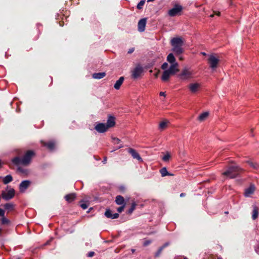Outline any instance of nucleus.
I'll list each match as a JSON object with an SVG mask.
<instances>
[{
    "label": "nucleus",
    "instance_id": "1",
    "mask_svg": "<svg viewBox=\"0 0 259 259\" xmlns=\"http://www.w3.org/2000/svg\"><path fill=\"white\" fill-rule=\"evenodd\" d=\"M243 171V169L236 164H231L227 166L226 170L222 173V175L227 178L234 179L238 177Z\"/></svg>",
    "mask_w": 259,
    "mask_h": 259
},
{
    "label": "nucleus",
    "instance_id": "2",
    "mask_svg": "<svg viewBox=\"0 0 259 259\" xmlns=\"http://www.w3.org/2000/svg\"><path fill=\"white\" fill-rule=\"evenodd\" d=\"M35 156V153L33 150L26 151L22 157V165H28L31 162L32 158Z\"/></svg>",
    "mask_w": 259,
    "mask_h": 259
},
{
    "label": "nucleus",
    "instance_id": "3",
    "mask_svg": "<svg viewBox=\"0 0 259 259\" xmlns=\"http://www.w3.org/2000/svg\"><path fill=\"white\" fill-rule=\"evenodd\" d=\"M182 10L183 7L182 6L179 4H176L174 8L168 11V14L169 16L174 17L180 15Z\"/></svg>",
    "mask_w": 259,
    "mask_h": 259
},
{
    "label": "nucleus",
    "instance_id": "4",
    "mask_svg": "<svg viewBox=\"0 0 259 259\" xmlns=\"http://www.w3.org/2000/svg\"><path fill=\"white\" fill-rule=\"evenodd\" d=\"M192 72L187 68L182 70L181 73L178 75L179 78L182 80H187L192 77Z\"/></svg>",
    "mask_w": 259,
    "mask_h": 259
},
{
    "label": "nucleus",
    "instance_id": "5",
    "mask_svg": "<svg viewBox=\"0 0 259 259\" xmlns=\"http://www.w3.org/2000/svg\"><path fill=\"white\" fill-rule=\"evenodd\" d=\"M208 62L209 64L210 67L213 69H215L218 66L219 63V60L217 58L214 56L211 55L209 56L208 59Z\"/></svg>",
    "mask_w": 259,
    "mask_h": 259
},
{
    "label": "nucleus",
    "instance_id": "6",
    "mask_svg": "<svg viewBox=\"0 0 259 259\" xmlns=\"http://www.w3.org/2000/svg\"><path fill=\"white\" fill-rule=\"evenodd\" d=\"M143 71V68L140 65H137L132 71V77L134 79L138 78Z\"/></svg>",
    "mask_w": 259,
    "mask_h": 259
},
{
    "label": "nucleus",
    "instance_id": "7",
    "mask_svg": "<svg viewBox=\"0 0 259 259\" xmlns=\"http://www.w3.org/2000/svg\"><path fill=\"white\" fill-rule=\"evenodd\" d=\"M95 130L99 133H104L108 130L105 123L97 122Z\"/></svg>",
    "mask_w": 259,
    "mask_h": 259
},
{
    "label": "nucleus",
    "instance_id": "8",
    "mask_svg": "<svg viewBox=\"0 0 259 259\" xmlns=\"http://www.w3.org/2000/svg\"><path fill=\"white\" fill-rule=\"evenodd\" d=\"M15 194V191L14 189L9 190L7 193L3 192L2 197L6 200H9L12 199Z\"/></svg>",
    "mask_w": 259,
    "mask_h": 259
},
{
    "label": "nucleus",
    "instance_id": "9",
    "mask_svg": "<svg viewBox=\"0 0 259 259\" xmlns=\"http://www.w3.org/2000/svg\"><path fill=\"white\" fill-rule=\"evenodd\" d=\"M127 152L132 155L133 158L137 159L139 161H142V158L136 150L132 148L127 149Z\"/></svg>",
    "mask_w": 259,
    "mask_h": 259
},
{
    "label": "nucleus",
    "instance_id": "10",
    "mask_svg": "<svg viewBox=\"0 0 259 259\" xmlns=\"http://www.w3.org/2000/svg\"><path fill=\"white\" fill-rule=\"evenodd\" d=\"M171 45L172 47L183 46L184 42L181 37H174L170 41Z\"/></svg>",
    "mask_w": 259,
    "mask_h": 259
},
{
    "label": "nucleus",
    "instance_id": "11",
    "mask_svg": "<svg viewBox=\"0 0 259 259\" xmlns=\"http://www.w3.org/2000/svg\"><path fill=\"white\" fill-rule=\"evenodd\" d=\"M147 18H144L140 19L138 23V30L139 32H143L145 30Z\"/></svg>",
    "mask_w": 259,
    "mask_h": 259
},
{
    "label": "nucleus",
    "instance_id": "12",
    "mask_svg": "<svg viewBox=\"0 0 259 259\" xmlns=\"http://www.w3.org/2000/svg\"><path fill=\"white\" fill-rule=\"evenodd\" d=\"M31 182L29 180H24L19 185V190L21 192H24L30 185Z\"/></svg>",
    "mask_w": 259,
    "mask_h": 259
},
{
    "label": "nucleus",
    "instance_id": "13",
    "mask_svg": "<svg viewBox=\"0 0 259 259\" xmlns=\"http://www.w3.org/2000/svg\"><path fill=\"white\" fill-rule=\"evenodd\" d=\"M41 143L44 147H46L48 149L53 150L55 148V142L54 141H50L48 142L41 141Z\"/></svg>",
    "mask_w": 259,
    "mask_h": 259
},
{
    "label": "nucleus",
    "instance_id": "14",
    "mask_svg": "<svg viewBox=\"0 0 259 259\" xmlns=\"http://www.w3.org/2000/svg\"><path fill=\"white\" fill-rule=\"evenodd\" d=\"M105 215L107 218L115 219H117L119 217V214L118 213H115L113 214L112 210H111L110 209H107L105 212Z\"/></svg>",
    "mask_w": 259,
    "mask_h": 259
},
{
    "label": "nucleus",
    "instance_id": "15",
    "mask_svg": "<svg viewBox=\"0 0 259 259\" xmlns=\"http://www.w3.org/2000/svg\"><path fill=\"white\" fill-rule=\"evenodd\" d=\"M200 87L201 85L199 83H190L189 85V89H190L191 93H196L199 91Z\"/></svg>",
    "mask_w": 259,
    "mask_h": 259
},
{
    "label": "nucleus",
    "instance_id": "16",
    "mask_svg": "<svg viewBox=\"0 0 259 259\" xmlns=\"http://www.w3.org/2000/svg\"><path fill=\"white\" fill-rule=\"evenodd\" d=\"M179 64L178 63H175L171 64L170 67L167 70L170 72L172 75L179 71L178 69Z\"/></svg>",
    "mask_w": 259,
    "mask_h": 259
},
{
    "label": "nucleus",
    "instance_id": "17",
    "mask_svg": "<svg viewBox=\"0 0 259 259\" xmlns=\"http://www.w3.org/2000/svg\"><path fill=\"white\" fill-rule=\"evenodd\" d=\"M105 124L108 129L113 127L115 125V118L113 116L109 115L107 123Z\"/></svg>",
    "mask_w": 259,
    "mask_h": 259
},
{
    "label": "nucleus",
    "instance_id": "18",
    "mask_svg": "<svg viewBox=\"0 0 259 259\" xmlns=\"http://www.w3.org/2000/svg\"><path fill=\"white\" fill-rule=\"evenodd\" d=\"M76 195L75 193H72L68 194L64 196V199L67 202L71 203L73 201L75 200L76 198Z\"/></svg>",
    "mask_w": 259,
    "mask_h": 259
},
{
    "label": "nucleus",
    "instance_id": "19",
    "mask_svg": "<svg viewBox=\"0 0 259 259\" xmlns=\"http://www.w3.org/2000/svg\"><path fill=\"white\" fill-rule=\"evenodd\" d=\"M171 75H172L170 72L167 70H164L163 72L161 79L163 81L166 82L168 81Z\"/></svg>",
    "mask_w": 259,
    "mask_h": 259
},
{
    "label": "nucleus",
    "instance_id": "20",
    "mask_svg": "<svg viewBox=\"0 0 259 259\" xmlns=\"http://www.w3.org/2000/svg\"><path fill=\"white\" fill-rule=\"evenodd\" d=\"M169 245V242H166L162 246L160 247L157 252L155 253L154 256L155 257H158L160 256V254L161 253L162 250L164 248H165L166 247L168 246Z\"/></svg>",
    "mask_w": 259,
    "mask_h": 259
},
{
    "label": "nucleus",
    "instance_id": "21",
    "mask_svg": "<svg viewBox=\"0 0 259 259\" xmlns=\"http://www.w3.org/2000/svg\"><path fill=\"white\" fill-rule=\"evenodd\" d=\"M172 51L177 55H180L184 52L182 46L172 47Z\"/></svg>",
    "mask_w": 259,
    "mask_h": 259
},
{
    "label": "nucleus",
    "instance_id": "22",
    "mask_svg": "<svg viewBox=\"0 0 259 259\" xmlns=\"http://www.w3.org/2000/svg\"><path fill=\"white\" fill-rule=\"evenodd\" d=\"M259 213V209L256 205L253 206V210L252 212V219L255 220L258 218Z\"/></svg>",
    "mask_w": 259,
    "mask_h": 259
},
{
    "label": "nucleus",
    "instance_id": "23",
    "mask_svg": "<svg viewBox=\"0 0 259 259\" xmlns=\"http://www.w3.org/2000/svg\"><path fill=\"white\" fill-rule=\"evenodd\" d=\"M255 190V188L253 185H250L249 187L245 189L244 195L245 196L248 197L250 194L253 193Z\"/></svg>",
    "mask_w": 259,
    "mask_h": 259
},
{
    "label": "nucleus",
    "instance_id": "24",
    "mask_svg": "<svg viewBox=\"0 0 259 259\" xmlns=\"http://www.w3.org/2000/svg\"><path fill=\"white\" fill-rule=\"evenodd\" d=\"M115 202L117 205H125L124 199L121 195H117L115 198Z\"/></svg>",
    "mask_w": 259,
    "mask_h": 259
},
{
    "label": "nucleus",
    "instance_id": "25",
    "mask_svg": "<svg viewBox=\"0 0 259 259\" xmlns=\"http://www.w3.org/2000/svg\"><path fill=\"white\" fill-rule=\"evenodd\" d=\"M124 78L123 76H121L118 80H117L114 85V87L116 90H119L121 85V84L123 83V82L124 81Z\"/></svg>",
    "mask_w": 259,
    "mask_h": 259
},
{
    "label": "nucleus",
    "instance_id": "26",
    "mask_svg": "<svg viewBox=\"0 0 259 259\" xmlns=\"http://www.w3.org/2000/svg\"><path fill=\"white\" fill-rule=\"evenodd\" d=\"M12 162L16 165L22 164V157L21 158L18 156H16L12 159Z\"/></svg>",
    "mask_w": 259,
    "mask_h": 259
},
{
    "label": "nucleus",
    "instance_id": "27",
    "mask_svg": "<svg viewBox=\"0 0 259 259\" xmlns=\"http://www.w3.org/2000/svg\"><path fill=\"white\" fill-rule=\"evenodd\" d=\"M106 75L105 72H99V73H95L93 74V77L95 79H101L105 77Z\"/></svg>",
    "mask_w": 259,
    "mask_h": 259
},
{
    "label": "nucleus",
    "instance_id": "28",
    "mask_svg": "<svg viewBox=\"0 0 259 259\" xmlns=\"http://www.w3.org/2000/svg\"><path fill=\"white\" fill-rule=\"evenodd\" d=\"M166 60L171 64H174L175 63H177L176 61L175 57L172 53H170L168 55Z\"/></svg>",
    "mask_w": 259,
    "mask_h": 259
},
{
    "label": "nucleus",
    "instance_id": "29",
    "mask_svg": "<svg viewBox=\"0 0 259 259\" xmlns=\"http://www.w3.org/2000/svg\"><path fill=\"white\" fill-rule=\"evenodd\" d=\"M246 162L252 168L257 169L259 167V165L255 162L251 160H247Z\"/></svg>",
    "mask_w": 259,
    "mask_h": 259
},
{
    "label": "nucleus",
    "instance_id": "30",
    "mask_svg": "<svg viewBox=\"0 0 259 259\" xmlns=\"http://www.w3.org/2000/svg\"><path fill=\"white\" fill-rule=\"evenodd\" d=\"M160 173L162 177H165L166 176H173V174L169 173L166 167H163L160 170Z\"/></svg>",
    "mask_w": 259,
    "mask_h": 259
},
{
    "label": "nucleus",
    "instance_id": "31",
    "mask_svg": "<svg viewBox=\"0 0 259 259\" xmlns=\"http://www.w3.org/2000/svg\"><path fill=\"white\" fill-rule=\"evenodd\" d=\"M209 113L207 112H205L201 114L198 117V119L200 121H203L206 119V118L208 116Z\"/></svg>",
    "mask_w": 259,
    "mask_h": 259
},
{
    "label": "nucleus",
    "instance_id": "32",
    "mask_svg": "<svg viewBox=\"0 0 259 259\" xmlns=\"http://www.w3.org/2000/svg\"><path fill=\"white\" fill-rule=\"evenodd\" d=\"M13 177L11 175H9L6 176L3 179V183L4 184H8L9 183L13 181Z\"/></svg>",
    "mask_w": 259,
    "mask_h": 259
},
{
    "label": "nucleus",
    "instance_id": "33",
    "mask_svg": "<svg viewBox=\"0 0 259 259\" xmlns=\"http://www.w3.org/2000/svg\"><path fill=\"white\" fill-rule=\"evenodd\" d=\"M137 206V203L135 202H133L132 203L130 209L127 211V213L128 214H131L134 210L135 209L136 207Z\"/></svg>",
    "mask_w": 259,
    "mask_h": 259
},
{
    "label": "nucleus",
    "instance_id": "34",
    "mask_svg": "<svg viewBox=\"0 0 259 259\" xmlns=\"http://www.w3.org/2000/svg\"><path fill=\"white\" fill-rule=\"evenodd\" d=\"M168 123V121L167 120H164V121H162V122H161L159 125V129H160L161 130H163L164 128H165L167 126Z\"/></svg>",
    "mask_w": 259,
    "mask_h": 259
},
{
    "label": "nucleus",
    "instance_id": "35",
    "mask_svg": "<svg viewBox=\"0 0 259 259\" xmlns=\"http://www.w3.org/2000/svg\"><path fill=\"white\" fill-rule=\"evenodd\" d=\"M2 218L1 219V223L3 225H8L10 223V221L5 217V215L4 217H2Z\"/></svg>",
    "mask_w": 259,
    "mask_h": 259
},
{
    "label": "nucleus",
    "instance_id": "36",
    "mask_svg": "<svg viewBox=\"0 0 259 259\" xmlns=\"http://www.w3.org/2000/svg\"><path fill=\"white\" fill-rule=\"evenodd\" d=\"M4 207L6 209L12 210L14 208V205L12 203H6Z\"/></svg>",
    "mask_w": 259,
    "mask_h": 259
},
{
    "label": "nucleus",
    "instance_id": "37",
    "mask_svg": "<svg viewBox=\"0 0 259 259\" xmlns=\"http://www.w3.org/2000/svg\"><path fill=\"white\" fill-rule=\"evenodd\" d=\"M170 157V154H169V153H167L163 157H162V160L163 161H168Z\"/></svg>",
    "mask_w": 259,
    "mask_h": 259
},
{
    "label": "nucleus",
    "instance_id": "38",
    "mask_svg": "<svg viewBox=\"0 0 259 259\" xmlns=\"http://www.w3.org/2000/svg\"><path fill=\"white\" fill-rule=\"evenodd\" d=\"M144 4H145L144 1H142V0L137 5V9L139 10L142 9Z\"/></svg>",
    "mask_w": 259,
    "mask_h": 259
},
{
    "label": "nucleus",
    "instance_id": "39",
    "mask_svg": "<svg viewBox=\"0 0 259 259\" xmlns=\"http://www.w3.org/2000/svg\"><path fill=\"white\" fill-rule=\"evenodd\" d=\"M125 205L123 204V205H121V206L117 208V211L119 213H121L122 211H123V210L125 208Z\"/></svg>",
    "mask_w": 259,
    "mask_h": 259
},
{
    "label": "nucleus",
    "instance_id": "40",
    "mask_svg": "<svg viewBox=\"0 0 259 259\" xmlns=\"http://www.w3.org/2000/svg\"><path fill=\"white\" fill-rule=\"evenodd\" d=\"M112 140L114 144H119L121 142L120 140L117 138H113Z\"/></svg>",
    "mask_w": 259,
    "mask_h": 259
},
{
    "label": "nucleus",
    "instance_id": "41",
    "mask_svg": "<svg viewBox=\"0 0 259 259\" xmlns=\"http://www.w3.org/2000/svg\"><path fill=\"white\" fill-rule=\"evenodd\" d=\"M80 206L83 209H85L88 207V204L87 203H81Z\"/></svg>",
    "mask_w": 259,
    "mask_h": 259
},
{
    "label": "nucleus",
    "instance_id": "42",
    "mask_svg": "<svg viewBox=\"0 0 259 259\" xmlns=\"http://www.w3.org/2000/svg\"><path fill=\"white\" fill-rule=\"evenodd\" d=\"M167 67L168 64L166 62H165L161 65V68L163 70H165L167 68Z\"/></svg>",
    "mask_w": 259,
    "mask_h": 259
},
{
    "label": "nucleus",
    "instance_id": "43",
    "mask_svg": "<svg viewBox=\"0 0 259 259\" xmlns=\"http://www.w3.org/2000/svg\"><path fill=\"white\" fill-rule=\"evenodd\" d=\"M152 242V241L151 240H146L144 241V243H143V245L144 246H148V245H149Z\"/></svg>",
    "mask_w": 259,
    "mask_h": 259
},
{
    "label": "nucleus",
    "instance_id": "44",
    "mask_svg": "<svg viewBox=\"0 0 259 259\" xmlns=\"http://www.w3.org/2000/svg\"><path fill=\"white\" fill-rule=\"evenodd\" d=\"M95 253L94 251H90L88 253V256L91 257L94 256Z\"/></svg>",
    "mask_w": 259,
    "mask_h": 259
},
{
    "label": "nucleus",
    "instance_id": "45",
    "mask_svg": "<svg viewBox=\"0 0 259 259\" xmlns=\"http://www.w3.org/2000/svg\"><path fill=\"white\" fill-rule=\"evenodd\" d=\"M18 169V170L19 171H20V172H22V173H25V171H26V170H25V169H24L22 168V167H19L18 168V169Z\"/></svg>",
    "mask_w": 259,
    "mask_h": 259
},
{
    "label": "nucleus",
    "instance_id": "46",
    "mask_svg": "<svg viewBox=\"0 0 259 259\" xmlns=\"http://www.w3.org/2000/svg\"><path fill=\"white\" fill-rule=\"evenodd\" d=\"M5 210L0 208V217H4L5 215Z\"/></svg>",
    "mask_w": 259,
    "mask_h": 259
},
{
    "label": "nucleus",
    "instance_id": "47",
    "mask_svg": "<svg viewBox=\"0 0 259 259\" xmlns=\"http://www.w3.org/2000/svg\"><path fill=\"white\" fill-rule=\"evenodd\" d=\"M214 14L211 15L210 16V17H213V16H214V14H215V15H218V16H220V14H221V13H220V12H214Z\"/></svg>",
    "mask_w": 259,
    "mask_h": 259
},
{
    "label": "nucleus",
    "instance_id": "48",
    "mask_svg": "<svg viewBox=\"0 0 259 259\" xmlns=\"http://www.w3.org/2000/svg\"><path fill=\"white\" fill-rule=\"evenodd\" d=\"M134 50H135L134 48H131L128 50L127 53H128V54H131L134 51Z\"/></svg>",
    "mask_w": 259,
    "mask_h": 259
},
{
    "label": "nucleus",
    "instance_id": "49",
    "mask_svg": "<svg viewBox=\"0 0 259 259\" xmlns=\"http://www.w3.org/2000/svg\"><path fill=\"white\" fill-rule=\"evenodd\" d=\"M159 95L160 96H164L165 97V93L164 92H161L160 93H159Z\"/></svg>",
    "mask_w": 259,
    "mask_h": 259
},
{
    "label": "nucleus",
    "instance_id": "50",
    "mask_svg": "<svg viewBox=\"0 0 259 259\" xmlns=\"http://www.w3.org/2000/svg\"><path fill=\"white\" fill-rule=\"evenodd\" d=\"M119 189L121 191H124V190H125V188L123 186H121L120 188H119Z\"/></svg>",
    "mask_w": 259,
    "mask_h": 259
},
{
    "label": "nucleus",
    "instance_id": "51",
    "mask_svg": "<svg viewBox=\"0 0 259 259\" xmlns=\"http://www.w3.org/2000/svg\"><path fill=\"white\" fill-rule=\"evenodd\" d=\"M186 196V194L184 193H182L181 194H180V197H184Z\"/></svg>",
    "mask_w": 259,
    "mask_h": 259
},
{
    "label": "nucleus",
    "instance_id": "52",
    "mask_svg": "<svg viewBox=\"0 0 259 259\" xmlns=\"http://www.w3.org/2000/svg\"><path fill=\"white\" fill-rule=\"evenodd\" d=\"M106 161H107V157H105L104 158V159L103 161V162L104 163H105L106 162Z\"/></svg>",
    "mask_w": 259,
    "mask_h": 259
},
{
    "label": "nucleus",
    "instance_id": "53",
    "mask_svg": "<svg viewBox=\"0 0 259 259\" xmlns=\"http://www.w3.org/2000/svg\"><path fill=\"white\" fill-rule=\"evenodd\" d=\"M155 232H150L148 234V235H151V234H154Z\"/></svg>",
    "mask_w": 259,
    "mask_h": 259
},
{
    "label": "nucleus",
    "instance_id": "54",
    "mask_svg": "<svg viewBox=\"0 0 259 259\" xmlns=\"http://www.w3.org/2000/svg\"><path fill=\"white\" fill-rule=\"evenodd\" d=\"M131 251H132V253H134L135 252V249H132Z\"/></svg>",
    "mask_w": 259,
    "mask_h": 259
},
{
    "label": "nucleus",
    "instance_id": "55",
    "mask_svg": "<svg viewBox=\"0 0 259 259\" xmlns=\"http://www.w3.org/2000/svg\"><path fill=\"white\" fill-rule=\"evenodd\" d=\"M201 54H202L203 55H204V56H205V55H206V53H204V52H202V53H201Z\"/></svg>",
    "mask_w": 259,
    "mask_h": 259
},
{
    "label": "nucleus",
    "instance_id": "56",
    "mask_svg": "<svg viewBox=\"0 0 259 259\" xmlns=\"http://www.w3.org/2000/svg\"><path fill=\"white\" fill-rule=\"evenodd\" d=\"M2 233V229L0 228V235H1Z\"/></svg>",
    "mask_w": 259,
    "mask_h": 259
},
{
    "label": "nucleus",
    "instance_id": "57",
    "mask_svg": "<svg viewBox=\"0 0 259 259\" xmlns=\"http://www.w3.org/2000/svg\"><path fill=\"white\" fill-rule=\"evenodd\" d=\"M253 128H251V129L250 130V132H251V133L253 132Z\"/></svg>",
    "mask_w": 259,
    "mask_h": 259
},
{
    "label": "nucleus",
    "instance_id": "58",
    "mask_svg": "<svg viewBox=\"0 0 259 259\" xmlns=\"http://www.w3.org/2000/svg\"><path fill=\"white\" fill-rule=\"evenodd\" d=\"M2 166V162H1V160H0V167H1Z\"/></svg>",
    "mask_w": 259,
    "mask_h": 259
},
{
    "label": "nucleus",
    "instance_id": "59",
    "mask_svg": "<svg viewBox=\"0 0 259 259\" xmlns=\"http://www.w3.org/2000/svg\"><path fill=\"white\" fill-rule=\"evenodd\" d=\"M123 147V146H120L118 148V149H120V148H121V147Z\"/></svg>",
    "mask_w": 259,
    "mask_h": 259
},
{
    "label": "nucleus",
    "instance_id": "60",
    "mask_svg": "<svg viewBox=\"0 0 259 259\" xmlns=\"http://www.w3.org/2000/svg\"><path fill=\"white\" fill-rule=\"evenodd\" d=\"M217 259H222V257H218Z\"/></svg>",
    "mask_w": 259,
    "mask_h": 259
},
{
    "label": "nucleus",
    "instance_id": "61",
    "mask_svg": "<svg viewBox=\"0 0 259 259\" xmlns=\"http://www.w3.org/2000/svg\"><path fill=\"white\" fill-rule=\"evenodd\" d=\"M180 60H182V59H183V58H182V57H180Z\"/></svg>",
    "mask_w": 259,
    "mask_h": 259
},
{
    "label": "nucleus",
    "instance_id": "62",
    "mask_svg": "<svg viewBox=\"0 0 259 259\" xmlns=\"http://www.w3.org/2000/svg\"><path fill=\"white\" fill-rule=\"evenodd\" d=\"M1 178H2V177H0V179H1Z\"/></svg>",
    "mask_w": 259,
    "mask_h": 259
},
{
    "label": "nucleus",
    "instance_id": "63",
    "mask_svg": "<svg viewBox=\"0 0 259 259\" xmlns=\"http://www.w3.org/2000/svg\"><path fill=\"white\" fill-rule=\"evenodd\" d=\"M184 259H187V258H184Z\"/></svg>",
    "mask_w": 259,
    "mask_h": 259
}]
</instances>
